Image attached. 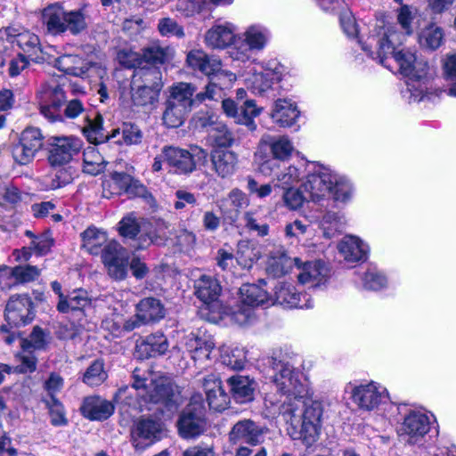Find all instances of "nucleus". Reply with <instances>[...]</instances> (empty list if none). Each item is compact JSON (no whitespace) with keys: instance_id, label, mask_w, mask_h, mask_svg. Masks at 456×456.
Instances as JSON below:
<instances>
[{"instance_id":"62","label":"nucleus","mask_w":456,"mask_h":456,"mask_svg":"<svg viewBox=\"0 0 456 456\" xmlns=\"http://www.w3.org/2000/svg\"><path fill=\"white\" fill-rule=\"evenodd\" d=\"M207 0H177L176 10L190 17L200 13L206 6Z\"/></svg>"},{"instance_id":"43","label":"nucleus","mask_w":456,"mask_h":456,"mask_svg":"<svg viewBox=\"0 0 456 456\" xmlns=\"http://www.w3.org/2000/svg\"><path fill=\"white\" fill-rule=\"evenodd\" d=\"M419 45L429 50L437 49L444 41V30L435 23H428L418 33Z\"/></svg>"},{"instance_id":"39","label":"nucleus","mask_w":456,"mask_h":456,"mask_svg":"<svg viewBox=\"0 0 456 456\" xmlns=\"http://www.w3.org/2000/svg\"><path fill=\"white\" fill-rule=\"evenodd\" d=\"M131 84L159 94L163 87L162 74L157 68L141 69L134 75Z\"/></svg>"},{"instance_id":"27","label":"nucleus","mask_w":456,"mask_h":456,"mask_svg":"<svg viewBox=\"0 0 456 456\" xmlns=\"http://www.w3.org/2000/svg\"><path fill=\"white\" fill-rule=\"evenodd\" d=\"M195 92L196 87L192 84L178 82L168 88L169 94L167 101L191 111L197 102L195 98H192Z\"/></svg>"},{"instance_id":"24","label":"nucleus","mask_w":456,"mask_h":456,"mask_svg":"<svg viewBox=\"0 0 456 456\" xmlns=\"http://www.w3.org/2000/svg\"><path fill=\"white\" fill-rule=\"evenodd\" d=\"M92 305V298L85 289H75L58 301L56 308L60 313H84Z\"/></svg>"},{"instance_id":"33","label":"nucleus","mask_w":456,"mask_h":456,"mask_svg":"<svg viewBox=\"0 0 456 456\" xmlns=\"http://www.w3.org/2000/svg\"><path fill=\"white\" fill-rule=\"evenodd\" d=\"M306 296V294L297 293L295 288L290 285H280L275 290L276 301L280 305L289 307H312V301Z\"/></svg>"},{"instance_id":"38","label":"nucleus","mask_w":456,"mask_h":456,"mask_svg":"<svg viewBox=\"0 0 456 456\" xmlns=\"http://www.w3.org/2000/svg\"><path fill=\"white\" fill-rule=\"evenodd\" d=\"M186 347L195 362L203 363L211 359L215 343L210 338H191L186 342Z\"/></svg>"},{"instance_id":"57","label":"nucleus","mask_w":456,"mask_h":456,"mask_svg":"<svg viewBox=\"0 0 456 456\" xmlns=\"http://www.w3.org/2000/svg\"><path fill=\"white\" fill-rule=\"evenodd\" d=\"M131 100L136 106H147L158 101L159 94L153 90H148L140 86L130 85Z\"/></svg>"},{"instance_id":"34","label":"nucleus","mask_w":456,"mask_h":456,"mask_svg":"<svg viewBox=\"0 0 456 456\" xmlns=\"http://www.w3.org/2000/svg\"><path fill=\"white\" fill-rule=\"evenodd\" d=\"M83 133L90 142L102 143L115 138L117 134H120V129H113L110 134H106L102 127V117L96 113L93 118L89 117L86 118Z\"/></svg>"},{"instance_id":"37","label":"nucleus","mask_w":456,"mask_h":456,"mask_svg":"<svg viewBox=\"0 0 456 456\" xmlns=\"http://www.w3.org/2000/svg\"><path fill=\"white\" fill-rule=\"evenodd\" d=\"M54 66L61 71L75 77H82L90 68L86 60L73 54H64L59 57L55 60Z\"/></svg>"},{"instance_id":"5","label":"nucleus","mask_w":456,"mask_h":456,"mask_svg":"<svg viewBox=\"0 0 456 456\" xmlns=\"http://www.w3.org/2000/svg\"><path fill=\"white\" fill-rule=\"evenodd\" d=\"M345 391L350 394L353 403L365 411H374L388 400L387 388L374 381L361 384L349 382Z\"/></svg>"},{"instance_id":"8","label":"nucleus","mask_w":456,"mask_h":456,"mask_svg":"<svg viewBox=\"0 0 456 456\" xmlns=\"http://www.w3.org/2000/svg\"><path fill=\"white\" fill-rule=\"evenodd\" d=\"M43 140L40 129L32 126L24 129L19 142L12 146V154L15 162L20 165L30 163L42 149Z\"/></svg>"},{"instance_id":"42","label":"nucleus","mask_w":456,"mask_h":456,"mask_svg":"<svg viewBox=\"0 0 456 456\" xmlns=\"http://www.w3.org/2000/svg\"><path fill=\"white\" fill-rule=\"evenodd\" d=\"M240 298L244 305L252 308L267 303L269 294L260 285L244 284L240 288Z\"/></svg>"},{"instance_id":"40","label":"nucleus","mask_w":456,"mask_h":456,"mask_svg":"<svg viewBox=\"0 0 456 456\" xmlns=\"http://www.w3.org/2000/svg\"><path fill=\"white\" fill-rule=\"evenodd\" d=\"M82 247L92 255L102 254L104 247L108 244L105 232L95 227H88L81 233Z\"/></svg>"},{"instance_id":"21","label":"nucleus","mask_w":456,"mask_h":456,"mask_svg":"<svg viewBox=\"0 0 456 456\" xmlns=\"http://www.w3.org/2000/svg\"><path fill=\"white\" fill-rule=\"evenodd\" d=\"M64 99V91L61 86L45 89L41 93L40 112L50 121L56 120L60 116L59 107Z\"/></svg>"},{"instance_id":"7","label":"nucleus","mask_w":456,"mask_h":456,"mask_svg":"<svg viewBox=\"0 0 456 456\" xmlns=\"http://www.w3.org/2000/svg\"><path fill=\"white\" fill-rule=\"evenodd\" d=\"M429 430V417L420 411H411L401 423L398 435L407 444H422Z\"/></svg>"},{"instance_id":"53","label":"nucleus","mask_w":456,"mask_h":456,"mask_svg":"<svg viewBox=\"0 0 456 456\" xmlns=\"http://www.w3.org/2000/svg\"><path fill=\"white\" fill-rule=\"evenodd\" d=\"M107 378L108 374L104 370L103 362L95 360L84 373L83 381L90 387H97L102 384Z\"/></svg>"},{"instance_id":"45","label":"nucleus","mask_w":456,"mask_h":456,"mask_svg":"<svg viewBox=\"0 0 456 456\" xmlns=\"http://www.w3.org/2000/svg\"><path fill=\"white\" fill-rule=\"evenodd\" d=\"M145 225L146 221H139L136 216L131 213L123 217L118 223V232L122 237L134 240V244L133 246L134 247L138 240L136 236L141 231H142V233L144 232Z\"/></svg>"},{"instance_id":"28","label":"nucleus","mask_w":456,"mask_h":456,"mask_svg":"<svg viewBox=\"0 0 456 456\" xmlns=\"http://www.w3.org/2000/svg\"><path fill=\"white\" fill-rule=\"evenodd\" d=\"M235 28L231 23L215 25L205 35V44L213 49L230 45L234 39Z\"/></svg>"},{"instance_id":"14","label":"nucleus","mask_w":456,"mask_h":456,"mask_svg":"<svg viewBox=\"0 0 456 456\" xmlns=\"http://www.w3.org/2000/svg\"><path fill=\"white\" fill-rule=\"evenodd\" d=\"M102 259L112 278L123 280L126 276L128 256L118 243L109 242L102 250Z\"/></svg>"},{"instance_id":"4","label":"nucleus","mask_w":456,"mask_h":456,"mask_svg":"<svg viewBox=\"0 0 456 456\" xmlns=\"http://www.w3.org/2000/svg\"><path fill=\"white\" fill-rule=\"evenodd\" d=\"M299 271L297 279L301 284L310 282L312 280L313 265L310 261L303 262L300 258L289 257L282 248L272 251L268 256L266 271L273 277H281L289 273L293 266Z\"/></svg>"},{"instance_id":"19","label":"nucleus","mask_w":456,"mask_h":456,"mask_svg":"<svg viewBox=\"0 0 456 456\" xmlns=\"http://www.w3.org/2000/svg\"><path fill=\"white\" fill-rule=\"evenodd\" d=\"M262 429L251 419H245L233 425L229 440L233 444H248L256 445L260 443Z\"/></svg>"},{"instance_id":"54","label":"nucleus","mask_w":456,"mask_h":456,"mask_svg":"<svg viewBox=\"0 0 456 456\" xmlns=\"http://www.w3.org/2000/svg\"><path fill=\"white\" fill-rule=\"evenodd\" d=\"M166 109L163 113V122L168 127H178L185 120L189 110L166 101Z\"/></svg>"},{"instance_id":"47","label":"nucleus","mask_w":456,"mask_h":456,"mask_svg":"<svg viewBox=\"0 0 456 456\" xmlns=\"http://www.w3.org/2000/svg\"><path fill=\"white\" fill-rule=\"evenodd\" d=\"M74 172L70 167L56 169L51 176L43 178L45 190H56L66 186L73 181Z\"/></svg>"},{"instance_id":"18","label":"nucleus","mask_w":456,"mask_h":456,"mask_svg":"<svg viewBox=\"0 0 456 456\" xmlns=\"http://www.w3.org/2000/svg\"><path fill=\"white\" fill-rule=\"evenodd\" d=\"M281 79L280 72L275 69H249L244 74L246 86L256 94H262L272 87L273 83Z\"/></svg>"},{"instance_id":"48","label":"nucleus","mask_w":456,"mask_h":456,"mask_svg":"<svg viewBox=\"0 0 456 456\" xmlns=\"http://www.w3.org/2000/svg\"><path fill=\"white\" fill-rule=\"evenodd\" d=\"M20 346L24 352L31 353L34 350H43L49 342V335L40 327H34L28 338H20Z\"/></svg>"},{"instance_id":"20","label":"nucleus","mask_w":456,"mask_h":456,"mask_svg":"<svg viewBox=\"0 0 456 456\" xmlns=\"http://www.w3.org/2000/svg\"><path fill=\"white\" fill-rule=\"evenodd\" d=\"M162 152L167 163L175 169V173L187 174L195 169V161L188 151L165 146Z\"/></svg>"},{"instance_id":"25","label":"nucleus","mask_w":456,"mask_h":456,"mask_svg":"<svg viewBox=\"0 0 456 456\" xmlns=\"http://www.w3.org/2000/svg\"><path fill=\"white\" fill-rule=\"evenodd\" d=\"M160 432L159 422L141 419L132 432L133 444L136 450H142L152 444Z\"/></svg>"},{"instance_id":"58","label":"nucleus","mask_w":456,"mask_h":456,"mask_svg":"<svg viewBox=\"0 0 456 456\" xmlns=\"http://www.w3.org/2000/svg\"><path fill=\"white\" fill-rule=\"evenodd\" d=\"M259 114L260 109L256 107L255 101L248 100L240 107V113L238 116L237 123L247 126L250 130H255L256 125L254 118Z\"/></svg>"},{"instance_id":"22","label":"nucleus","mask_w":456,"mask_h":456,"mask_svg":"<svg viewBox=\"0 0 456 456\" xmlns=\"http://www.w3.org/2000/svg\"><path fill=\"white\" fill-rule=\"evenodd\" d=\"M273 369L275 371L273 382L281 394L295 395L297 390V379L293 375L292 367L281 361H273Z\"/></svg>"},{"instance_id":"36","label":"nucleus","mask_w":456,"mask_h":456,"mask_svg":"<svg viewBox=\"0 0 456 456\" xmlns=\"http://www.w3.org/2000/svg\"><path fill=\"white\" fill-rule=\"evenodd\" d=\"M66 12L58 4L49 5L44 10L43 22L49 33L58 35L65 32Z\"/></svg>"},{"instance_id":"44","label":"nucleus","mask_w":456,"mask_h":456,"mask_svg":"<svg viewBox=\"0 0 456 456\" xmlns=\"http://www.w3.org/2000/svg\"><path fill=\"white\" fill-rule=\"evenodd\" d=\"M208 135L212 142L218 148H229L235 142L232 132L225 124L221 122L213 123L209 126Z\"/></svg>"},{"instance_id":"50","label":"nucleus","mask_w":456,"mask_h":456,"mask_svg":"<svg viewBox=\"0 0 456 456\" xmlns=\"http://www.w3.org/2000/svg\"><path fill=\"white\" fill-rule=\"evenodd\" d=\"M111 179L120 190H124L127 193L144 196L146 192V189L142 183L133 180V178L126 173L115 172L111 175Z\"/></svg>"},{"instance_id":"59","label":"nucleus","mask_w":456,"mask_h":456,"mask_svg":"<svg viewBox=\"0 0 456 456\" xmlns=\"http://www.w3.org/2000/svg\"><path fill=\"white\" fill-rule=\"evenodd\" d=\"M397 20L399 24L401 25L403 32H399L403 35V39L406 36L412 34L413 29L411 23L416 20L419 21V15L417 14V12L412 10L408 5H403L399 11L397 15Z\"/></svg>"},{"instance_id":"6","label":"nucleus","mask_w":456,"mask_h":456,"mask_svg":"<svg viewBox=\"0 0 456 456\" xmlns=\"http://www.w3.org/2000/svg\"><path fill=\"white\" fill-rule=\"evenodd\" d=\"M288 433L294 440H300L306 447L311 449L314 443V402H304L299 414H293Z\"/></svg>"},{"instance_id":"60","label":"nucleus","mask_w":456,"mask_h":456,"mask_svg":"<svg viewBox=\"0 0 456 456\" xmlns=\"http://www.w3.org/2000/svg\"><path fill=\"white\" fill-rule=\"evenodd\" d=\"M387 285V277L379 271L369 269L362 277V286L368 290H379Z\"/></svg>"},{"instance_id":"29","label":"nucleus","mask_w":456,"mask_h":456,"mask_svg":"<svg viewBox=\"0 0 456 456\" xmlns=\"http://www.w3.org/2000/svg\"><path fill=\"white\" fill-rule=\"evenodd\" d=\"M314 185L307 175V181L303 183L298 188H289L283 190L281 200L283 206L290 211H297L300 209L305 202L307 201V198L304 195V191L309 192L310 198L313 197L312 190Z\"/></svg>"},{"instance_id":"46","label":"nucleus","mask_w":456,"mask_h":456,"mask_svg":"<svg viewBox=\"0 0 456 456\" xmlns=\"http://www.w3.org/2000/svg\"><path fill=\"white\" fill-rule=\"evenodd\" d=\"M83 170L92 175L100 174L105 167L103 157L94 147H87L83 152Z\"/></svg>"},{"instance_id":"55","label":"nucleus","mask_w":456,"mask_h":456,"mask_svg":"<svg viewBox=\"0 0 456 456\" xmlns=\"http://www.w3.org/2000/svg\"><path fill=\"white\" fill-rule=\"evenodd\" d=\"M301 175L302 172L299 168L292 165L289 166L275 175L276 183L274 186L282 190L293 188L299 182Z\"/></svg>"},{"instance_id":"16","label":"nucleus","mask_w":456,"mask_h":456,"mask_svg":"<svg viewBox=\"0 0 456 456\" xmlns=\"http://www.w3.org/2000/svg\"><path fill=\"white\" fill-rule=\"evenodd\" d=\"M195 289L198 298L209 305L210 310L216 309L218 314H226V307L217 300L222 288L216 279L209 275H201L196 281Z\"/></svg>"},{"instance_id":"64","label":"nucleus","mask_w":456,"mask_h":456,"mask_svg":"<svg viewBox=\"0 0 456 456\" xmlns=\"http://www.w3.org/2000/svg\"><path fill=\"white\" fill-rule=\"evenodd\" d=\"M332 274V269L328 263L315 261V289L326 287Z\"/></svg>"},{"instance_id":"12","label":"nucleus","mask_w":456,"mask_h":456,"mask_svg":"<svg viewBox=\"0 0 456 456\" xmlns=\"http://www.w3.org/2000/svg\"><path fill=\"white\" fill-rule=\"evenodd\" d=\"M246 47L231 51L233 59L245 61L250 58L251 51H262L270 39L269 30L261 25L248 27L243 34Z\"/></svg>"},{"instance_id":"11","label":"nucleus","mask_w":456,"mask_h":456,"mask_svg":"<svg viewBox=\"0 0 456 456\" xmlns=\"http://www.w3.org/2000/svg\"><path fill=\"white\" fill-rule=\"evenodd\" d=\"M82 148L79 139L72 136L54 137L50 143L48 161L53 167L68 164Z\"/></svg>"},{"instance_id":"23","label":"nucleus","mask_w":456,"mask_h":456,"mask_svg":"<svg viewBox=\"0 0 456 456\" xmlns=\"http://www.w3.org/2000/svg\"><path fill=\"white\" fill-rule=\"evenodd\" d=\"M81 412L88 419L104 420L113 414L114 405L100 396H88L84 399Z\"/></svg>"},{"instance_id":"3","label":"nucleus","mask_w":456,"mask_h":456,"mask_svg":"<svg viewBox=\"0 0 456 456\" xmlns=\"http://www.w3.org/2000/svg\"><path fill=\"white\" fill-rule=\"evenodd\" d=\"M132 387L146 403H161L167 407H175L179 403L180 392L168 378L155 377L148 382V378L141 370L133 372Z\"/></svg>"},{"instance_id":"2","label":"nucleus","mask_w":456,"mask_h":456,"mask_svg":"<svg viewBox=\"0 0 456 456\" xmlns=\"http://www.w3.org/2000/svg\"><path fill=\"white\" fill-rule=\"evenodd\" d=\"M354 191V185L347 176L315 162V223L324 239L330 240L342 232L346 224L342 212L329 208L334 204H348Z\"/></svg>"},{"instance_id":"41","label":"nucleus","mask_w":456,"mask_h":456,"mask_svg":"<svg viewBox=\"0 0 456 456\" xmlns=\"http://www.w3.org/2000/svg\"><path fill=\"white\" fill-rule=\"evenodd\" d=\"M141 320L146 324L151 322H157L165 316V308L160 300L154 297L142 299L137 306Z\"/></svg>"},{"instance_id":"1","label":"nucleus","mask_w":456,"mask_h":456,"mask_svg":"<svg viewBox=\"0 0 456 456\" xmlns=\"http://www.w3.org/2000/svg\"><path fill=\"white\" fill-rule=\"evenodd\" d=\"M403 35L398 33L395 26H387L376 29L362 44V50L387 69H391L390 61L398 66L401 75L407 78L406 85L414 101H420L427 90L422 82L426 77L428 64L419 61L410 50H397L402 45Z\"/></svg>"},{"instance_id":"51","label":"nucleus","mask_w":456,"mask_h":456,"mask_svg":"<svg viewBox=\"0 0 456 456\" xmlns=\"http://www.w3.org/2000/svg\"><path fill=\"white\" fill-rule=\"evenodd\" d=\"M242 220L244 222V227L248 232H255L260 237H265L269 234V225L261 221L256 209L246 211L243 214Z\"/></svg>"},{"instance_id":"9","label":"nucleus","mask_w":456,"mask_h":456,"mask_svg":"<svg viewBox=\"0 0 456 456\" xmlns=\"http://www.w3.org/2000/svg\"><path fill=\"white\" fill-rule=\"evenodd\" d=\"M204 405L196 400L191 402L178 420V430L182 437L189 439L199 436L205 429Z\"/></svg>"},{"instance_id":"32","label":"nucleus","mask_w":456,"mask_h":456,"mask_svg":"<svg viewBox=\"0 0 456 456\" xmlns=\"http://www.w3.org/2000/svg\"><path fill=\"white\" fill-rule=\"evenodd\" d=\"M211 161L216 173L225 178L234 173L238 158L233 151L216 149L211 153Z\"/></svg>"},{"instance_id":"26","label":"nucleus","mask_w":456,"mask_h":456,"mask_svg":"<svg viewBox=\"0 0 456 456\" xmlns=\"http://www.w3.org/2000/svg\"><path fill=\"white\" fill-rule=\"evenodd\" d=\"M232 398L239 403L251 402L256 389L255 382L248 376L233 375L227 379Z\"/></svg>"},{"instance_id":"10","label":"nucleus","mask_w":456,"mask_h":456,"mask_svg":"<svg viewBox=\"0 0 456 456\" xmlns=\"http://www.w3.org/2000/svg\"><path fill=\"white\" fill-rule=\"evenodd\" d=\"M337 250L345 264L355 266L368 260L370 248L359 236L346 234L338 240Z\"/></svg>"},{"instance_id":"63","label":"nucleus","mask_w":456,"mask_h":456,"mask_svg":"<svg viewBox=\"0 0 456 456\" xmlns=\"http://www.w3.org/2000/svg\"><path fill=\"white\" fill-rule=\"evenodd\" d=\"M123 142L126 145L139 144L142 140V130L134 124L125 123L121 129Z\"/></svg>"},{"instance_id":"13","label":"nucleus","mask_w":456,"mask_h":456,"mask_svg":"<svg viewBox=\"0 0 456 456\" xmlns=\"http://www.w3.org/2000/svg\"><path fill=\"white\" fill-rule=\"evenodd\" d=\"M34 315V306L29 297L14 295L10 297L5 307V321L8 325H26L33 320Z\"/></svg>"},{"instance_id":"30","label":"nucleus","mask_w":456,"mask_h":456,"mask_svg":"<svg viewBox=\"0 0 456 456\" xmlns=\"http://www.w3.org/2000/svg\"><path fill=\"white\" fill-rule=\"evenodd\" d=\"M167 348L168 342L163 334H151L137 343L136 353L139 357L149 358L165 354Z\"/></svg>"},{"instance_id":"49","label":"nucleus","mask_w":456,"mask_h":456,"mask_svg":"<svg viewBox=\"0 0 456 456\" xmlns=\"http://www.w3.org/2000/svg\"><path fill=\"white\" fill-rule=\"evenodd\" d=\"M19 47L31 59H37L41 53V45L38 37L29 31H24L16 36Z\"/></svg>"},{"instance_id":"15","label":"nucleus","mask_w":456,"mask_h":456,"mask_svg":"<svg viewBox=\"0 0 456 456\" xmlns=\"http://www.w3.org/2000/svg\"><path fill=\"white\" fill-rule=\"evenodd\" d=\"M186 63L192 70L200 71L208 77L216 74H224L230 77V80L234 78L232 73L222 70V62L219 58L208 55L201 49L191 50L187 53Z\"/></svg>"},{"instance_id":"35","label":"nucleus","mask_w":456,"mask_h":456,"mask_svg":"<svg viewBox=\"0 0 456 456\" xmlns=\"http://www.w3.org/2000/svg\"><path fill=\"white\" fill-rule=\"evenodd\" d=\"M299 116L296 104L286 99H278L272 112L273 119L280 126H291Z\"/></svg>"},{"instance_id":"17","label":"nucleus","mask_w":456,"mask_h":456,"mask_svg":"<svg viewBox=\"0 0 456 456\" xmlns=\"http://www.w3.org/2000/svg\"><path fill=\"white\" fill-rule=\"evenodd\" d=\"M168 228L169 224L163 219L146 221L144 232L138 237L134 248L142 249L151 244H164L170 236Z\"/></svg>"},{"instance_id":"61","label":"nucleus","mask_w":456,"mask_h":456,"mask_svg":"<svg viewBox=\"0 0 456 456\" xmlns=\"http://www.w3.org/2000/svg\"><path fill=\"white\" fill-rule=\"evenodd\" d=\"M170 57V50L159 45L146 48L142 53L143 60L151 64L166 62Z\"/></svg>"},{"instance_id":"52","label":"nucleus","mask_w":456,"mask_h":456,"mask_svg":"<svg viewBox=\"0 0 456 456\" xmlns=\"http://www.w3.org/2000/svg\"><path fill=\"white\" fill-rule=\"evenodd\" d=\"M43 402L48 409L52 425L57 427L67 425L68 419L65 409L59 399L55 396H50L44 398Z\"/></svg>"},{"instance_id":"56","label":"nucleus","mask_w":456,"mask_h":456,"mask_svg":"<svg viewBox=\"0 0 456 456\" xmlns=\"http://www.w3.org/2000/svg\"><path fill=\"white\" fill-rule=\"evenodd\" d=\"M65 32L78 35L87 28L85 13L82 10H74L66 12Z\"/></svg>"},{"instance_id":"31","label":"nucleus","mask_w":456,"mask_h":456,"mask_svg":"<svg viewBox=\"0 0 456 456\" xmlns=\"http://www.w3.org/2000/svg\"><path fill=\"white\" fill-rule=\"evenodd\" d=\"M260 145H266L269 147L273 159L285 161L290 158L294 151V146L287 136H272L265 134L259 142Z\"/></svg>"}]
</instances>
